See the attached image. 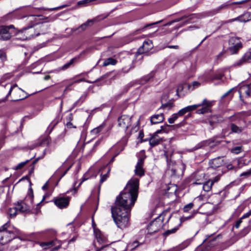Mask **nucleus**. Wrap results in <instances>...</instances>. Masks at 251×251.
I'll use <instances>...</instances> for the list:
<instances>
[{
  "instance_id": "obj_6",
  "label": "nucleus",
  "mask_w": 251,
  "mask_h": 251,
  "mask_svg": "<svg viewBox=\"0 0 251 251\" xmlns=\"http://www.w3.org/2000/svg\"><path fill=\"white\" fill-rule=\"evenodd\" d=\"M164 214H162L156 218L148 226V229L151 232H156L163 226Z\"/></svg>"
},
{
  "instance_id": "obj_45",
  "label": "nucleus",
  "mask_w": 251,
  "mask_h": 251,
  "mask_svg": "<svg viewBox=\"0 0 251 251\" xmlns=\"http://www.w3.org/2000/svg\"><path fill=\"white\" fill-rule=\"evenodd\" d=\"M173 107V103L172 102H169V103L163 104L161 106V107L163 108V109L167 108L168 109H170L171 108H172Z\"/></svg>"
},
{
  "instance_id": "obj_24",
  "label": "nucleus",
  "mask_w": 251,
  "mask_h": 251,
  "mask_svg": "<svg viewBox=\"0 0 251 251\" xmlns=\"http://www.w3.org/2000/svg\"><path fill=\"white\" fill-rule=\"evenodd\" d=\"M230 128L231 131L234 133H240L244 130V127L242 126H237L235 124H231Z\"/></svg>"
},
{
  "instance_id": "obj_48",
  "label": "nucleus",
  "mask_w": 251,
  "mask_h": 251,
  "mask_svg": "<svg viewBox=\"0 0 251 251\" xmlns=\"http://www.w3.org/2000/svg\"><path fill=\"white\" fill-rule=\"evenodd\" d=\"M197 213V212L196 211H194L193 214L189 216H187V217H182V219H183L184 220H189V219H190L191 218H192L194 215Z\"/></svg>"
},
{
  "instance_id": "obj_30",
  "label": "nucleus",
  "mask_w": 251,
  "mask_h": 251,
  "mask_svg": "<svg viewBox=\"0 0 251 251\" xmlns=\"http://www.w3.org/2000/svg\"><path fill=\"white\" fill-rule=\"evenodd\" d=\"M36 16L39 17V16H35L34 15L31 14L25 17L26 18V20L30 24V25L33 26V25L35 24V23L36 20Z\"/></svg>"
},
{
  "instance_id": "obj_38",
  "label": "nucleus",
  "mask_w": 251,
  "mask_h": 251,
  "mask_svg": "<svg viewBox=\"0 0 251 251\" xmlns=\"http://www.w3.org/2000/svg\"><path fill=\"white\" fill-rule=\"evenodd\" d=\"M0 59L2 62H4L7 60L6 53L2 50H0Z\"/></svg>"
},
{
  "instance_id": "obj_13",
  "label": "nucleus",
  "mask_w": 251,
  "mask_h": 251,
  "mask_svg": "<svg viewBox=\"0 0 251 251\" xmlns=\"http://www.w3.org/2000/svg\"><path fill=\"white\" fill-rule=\"evenodd\" d=\"M250 61H251V52H247L239 60L234 63L233 66L240 67Z\"/></svg>"
},
{
  "instance_id": "obj_52",
  "label": "nucleus",
  "mask_w": 251,
  "mask_h": 251,
  "mask_svg": "<svg viewBox=\"0 0 251 251\" xmlns=\"http://www.w3.org/2000/svg\"><path fill=\"white\" fill-rule=\"evenodd\" d=\"M58 122H52L49 126V128H51L50 132L52 130L54 126L57 124Z\"/></svg>"
},
{
  "instance_id": "obj_21",
  "label": "nucleus",
  "mask_w": 251,
  "mask_h": 251,
  "mask_svg": "<svg viewBox=\"0 0 251 251\" xmlns=\"http://www.w3.org/2000/svg\"><path fill=\"white\" fill-rule=\"evenodd\" d=\"M57 244H58V245H61L58 241L55 240L50 242L41 243V246L44 248L45 249H47L52 247Z\"/></svg>"
},
{
  "instance_id": "obj_49",
  "label": "nucleus",
  "mask_w": 251,
  "mask_h": 251,
  "mask_svg": "<svg viewBox=\"0 0 251 251\" xmlns=\"http://www.w3.org/2000/svg\"><path fill=\"white\" fill-rule=\"evenodd\" d=\"M153 76V74L152 73H151L148 75L144 77V79L146 81H149L151 78Z\"/></svg>"
},
{
  "instance_id": "obj_15",
  "label": "nucleus",
  "mask_w": 251,
  "mask_h": 251,
  "mask_svg": "<svg viewBox=\"0 0 251 251\" xmlns=\"http://www.w3.org/2000/svg\"><path fill=\"white\" fill-rule=\"evenodd\" d=\"M153 48L152 41L148 40L144 42L143 45L138 50L140 54L147 53Z\"/></svg>"
},
{
  "instance_id": "obj_14",
  "label": "nucleus",
  "mask_w": 251,
  "mask_h": 251,
  "mask_svg": "<svg viewBox=\"0 0 251 251\" xmlns=\"http://www.w3.org/2000/svg\"><path fill=\"white\" fill-rule=\"evenodd\" d=\"M144 163V159L140 158L135 166L134 172L136 175L141 177L144 175L145 171L143 169V165Z\"/></svg>"
},
{
  "instance_id": "obj_10",
  "label": "nucleus",
  "mask_w": 251,
  "mask_h": 251,
  "mask_svg": "<svg viewBox=\"0 0 251 251\" xmlns=\"http://www.w3.org/2000/svg\"><path fill=\"white\" fill-rule=\"evenodd\" d=\"M70 202V198L68 197H59L54 198V204L59 208H66Z\"/></svg>"
},
{
  "instance_id": "obj_12",
  "label": "nucleus",
  "mask_w": 251,
  "mask_h": 251,
  "mask_svg": "<svg viewBox=\"0 0 251 251\" xmlns=\"http://www.w3.org/2000/svg\"><path fill=\"white\" fill-rule=\"evenodd\" d=\"M224 121V120L223 117H222L221 115H214L210 117V118L208 119V122L205 120L203 121V123H208L211 127V129H213L216 124L221 123Z\"/></svg>"
},
{
  "instance_id": "obj_11",
  "label": "nucleus",
  "mask_w": 251,
  "mask_h": 251,
  "mask_svg": "<svg viewBox=\"0 0 251 251\" xmlns=\"http://www.w3.org/2000/svg\"><path fill=\"white\" fill-rule=\"evenodd\" d=\"M194 105H199V107L202 106L201 109L197 110V113L203 114L210 111V107L212 106V102L206 99H204L201 103L194 104Z\"/></svg>"
},
{
  "instance_id": "obj_63",
  "label": "nucleus",
  "mask_w": 251,
  "mask_h": 251,
  "mask_svg": "<svg viewBox=\"0 0 251 251\" xmlns=\"http://www.w3.org/2000/svg\"><path fill=\"white\" fill-rule=\"evenodd\" d=\"M106 249H110V248H108V247H107V246H104V247H102L100 248V249H98L96 251H101L104 250Z\"/></svg>"
},
{
  "instance_id": "obj_35",
  "label": "nucleus",
  "mask_w": 251,
  "mask_h": 251,
  "mask_svg": "<svg viewBox=\"0 0 251 251\" xmlns=\"http://www.w3.org/2000/svg\"><path fill=\"white\" fill-rule=\"evenodd\" d=\"M30 161V159L27 160L25 161L19 163L15 168V170H18L22 169L26 164H27Z\"/></svg>"
},
{
  "instance_id": "obj_57",
  "label": "nucleus",
  "mask_w": 251,
  "mask_h": 251,
  "mask_svg": "<svg viewBox=\"0 0 251 251\" xmlns=\"http://www.w3.org/2000/svg\"><path fill=\"white\" fill-rule=\"evenodd\" d=\"M241 223H242V219H240L239 220H238L236 222V225H235V227L238 228L239 227Z\"/></svg>"
},
{
  "instance_id": "obj_29",
  "label": "nucleus",
  "mask_w": 251,
  "mask_h": 251,
  "mask_svg": "<svg viewBox=\"0 0 251 251\" xmlns=\"http://www.w3.org/2000/svg\"><path fill=\"white\" fill-rule=\"evenodd\" d=\"M94 21L93 20H88L86 23L82 24L79 28L81 29L82 31L85 30L88 26H91L94 24Z\"/></svg>"
},
{
  "instance_id": "obj_26",
  "label": "nucleus",
  "mask_w": 251,
  "mask_h": 251,
  "mask_svg": "<svg viewBox=\"0 0 251 251\" xmlns=\"http://www.w3.org/2000/svg\"><path fill=\"white\" fill-rule=\"evenodd\" d=\"M161 139L156 137V135H154L151 138H150L149 142L150 144L151 147H154L159 144Z\"/></svg>"
},
{
  "instance_id": "obj_9",
  "label": "nucleus",
  "mask_w": 251,
  "mask_h": 251,
  "mask_svg": "<svg viewBox=\"0 0 251 251\" xmlns=\"http://www.w3.org/2000/svg\"><path fill=\"white\" fill-rule=\"evenodd\" d=\"M118 126L125 131L131 126V117L127 115H122L118 119Z\"/></svg>"
},
{
  "instance_id": "obj_32",
  "label": "nucleus",
  "mask_w": 251,
  "mask_h": 251,
  "mask_svg": "<svg viewBox=\"0 0 251 251\" xmlns=\"http://www.w3.org/2000/svg\"><path fill=\"white\" fill-rule=\"evenodd\" d=\"M242 22L246 23L251 20V12H247L242 15Z\"/></svg>"
},
{
  "instance_id": "obj_2",
  "label": "nucleus",
  "mask_w": 251,
  "mask_h": 251,
  "mask_svg": "<svg viewBox=\"0 0 251 251\" xmlns=\"http://www.w3.org/2000/svg\"><path fill=\"white\" fill-rule=\"evenodd\" d=\"M227 4H224L219 6L218 7L213 9L210 12L211 14L207 13H201L199 14H192L189 16H184L181 18H177L173 21L174 23L178 22L180 21H184L185 23H188L189 21L194 19H201L209 15H215L219 13L222 9L226 8L227 6Z\"/></svg>"
},
{
  "instance_id": "obj_5",
  "label": "nucleus",
  "mask_w": 251,
  "mask_h": 251,
  "mask_svg": "<svg viewBox=\"0 0 251 251\" xmlns=\"http://www.w3.org/2000/svg\"><path fill=\"white\" fill-rule=\"evenodd\" d=\"M229 47L227 50L231 54H236L239 50L242 48V44L240 38L236 37H232L229 39Z\"/></svg>"
},
{
  "instance_id": "obj_19",
  "label": "nucleus",
  "mask_w": 251,
  "mask_h": 251,
  "mask_svg": "<svg viewBox=\"0 0 251 251\" xmlns=\"http://www.w3.org/2000/svg\"><path fill=\"white\" fill-rule=\"evenodd\" d=\"M15 206L18 212H24L29 210V206L23 201L18 202Z\"/></svg>"
},
{
  "instance_id": "obj_27",
  "label": "nucleus",
  "mask_w": 251,
  "mask_h": 251,
  "mask_svg": "<svg viewBox=\"0 0 251 251\" xmlns=\"http://www.w3.org/2000/svg\"><path fill=\"white\" fill-rule=\"evenodd\" d=\"M214 181L212 180H209L205 182L203 185V189L204 191L209 192L211 190Z\"/></svg>"
},
{
  "instance_id": "obj_23",
  "label": "nucleus",
  "mask_w": 251,
  "mask_h": 251,
  "mask_svg": "<svg viewBox=\"0 0 251 251\" xmlns=\"http://www.w3.org/2000/svg\"><path fill=\"white\" fill-rule=\"evenodd\" d=\"M239 93L243 94H245L247 97H249L250 96L251 93V90L250 86L249 85H246L243 86L239 90Z\"/></svg>"
},
{
  "instance_id": "obj_4",
  "label": "nucleus",
  "mask_w": 251,
  "mask_h": 251,
  "mask_svg": "<svg viewBox=\"0 0 251 251\" xmlns=\"http://www.w3.org/2000/svg\"><path fill=\"white\" fill-rule=\"evenodd\" d=\"M4 87L9 89L8 94L5 97L6 100H7V98L11 95L12 91H13V97L15 98V100H14L15 101L24 100L28 97V96H24L22 95L23 93H25V91L21 88H19L17 84L16 83H7L4 85Z\"/></svg>"
},
{
  "instance_id": "obj_61",
  "label": "nucleus",
  "mask_w": 251,
  "mask_h": 251,
  "mask_svg": "<svg viewBox=\"0 0 251 251\" xmlns=\"http://www.w3.org/2000/svg\"><path fill=\"white\" fill-rule=\"evenodd\" d=\"M223 75H216L215 76H214V78L215 79H221L223 77Z\"/></svg>"
},
{
  "instance_id": "obj_3",
  "label": "nucleus",
  "mask_w": 251,
  "mask_h": 251,
  "mask_svg": "<svg viewBox=\"0 0 251 251\" xmlns=\"http://www.w3.org/2000/svg\"><path fill=\"white\" fill-rule=\"evenodd\" d=\"M10 227L9 222L0 227V245H5L14 238L13 231L8 229Z\"/></svg>"
},
{
  "instance_id": "obj_46",
  "label": "nucleus",
  "mask_w": 251,
  "mask_h": 251,
  "mask_svg": "<svg viewBox=\"0 0 251 251\" xmlns=\"http://www.w3.org/2000/svg\"><path fill=\"white\" fill-rule=\"evenodd\" d=\"M177 228H174L172 229L168 230L164 233V235L165 236H167V235L170 234L171 233H175L177 230Z\"/></svg>"
},
{
  "instance_id": "obj_62",
  "label": "nucleus",
  "mask_w": 251,
  "mask_h": 251,
  "mask_svg": "<svg viewBox=\"0 0 251 251\" xmlns=\"http://www.w3.org/2000/svg\"><path fill=\"white\" fill-rule=\"evenodd\" d=\"M81 81H85V79L84 78H81V79L75 80L74 83H79V82H80Z\"/></svg>"
},
{
  "instance_id": "obj_40",
  "label": "nucleus",
  "mask_w": 251,
  "mask_h": 251,
  "mask_svg": "<svg viewBox=\"0 0 251 251\" xmlns=\"http://www.w3.org/2000/svg\"><path fill=\"white\" fill-rule=\"evenodd\" d=\"M110 171V170L108 169L107 173L106 174L103 175H101V178L100 181V183H103L108 177V174Z\"/></svg>"
},
{
  "instance_id": "obj_37",
  "label": "nucleus",
  "mask_w": 251,
  "mask_h": 251,
  "mask_svg": "<svg viewBox=\"0 0 251 251\" xmlns=\"http://www.w3.org/2000/svg\"><path fill=\"white\" fill-rule=\"evenodd\" d=\"M194 206V204L192 202H190L186 205H185L183 207V211L185 212H187L189 211L190 209H191Z\"/></svg>"
},
{
  "instance_id": "obj_22",
  "label": "nucleus",
  "mask_w": 251,
  "mask_h": 251,
  "mask_svg": "<svg viewBox=\"0 0 251 251\" xmlns=\"http://www.w3.org/2000/svg\"><path fill=\"white\" fill-rule=\"evenodd\" d=\"M194 177L196 179V181L193 182V184L199 185L202 183L201 181L204 177V175L202 173L196 172L194 174Z\"/></svg>"
},
{
  "instance_id": "obj_55",
  "label": "nucleus",
  "mask_w": 251,
  "mask_h": 251,
  "mask_svg": "<svg viewBox=\"0 0 251 251\" xmlns=\"http://www.w3.org/2000/svg\"><path fill=\"white\" fill-rule=\"evenodd\" d=\"M64 136V135L63 133L58 135V137H57V138L55 140V143H56L58 140L63 139Z\"/></svg>"
},
{
  "instance_id": "obj_8",
  "label": "nucleus",
  "mask_w": 251,
  "mask_h": 251,
  "mask_svg": "<svg viewBox=\"0 0 251 251\" xmlns=\"http://www.w3.org/2000/svg\"><path fill=\"white\" fill-rule=\"evenodd\" d=\"M24 34L25 37L23 38L25 39H29L31 38L36 37L40 34L39 32H36L34 28H33L32 25H29L26 27L22 29L20 33Z\"/></svg>"
},
{
  "instance_id": "obj_51",
  "label": "nucleus",
  "mask_w": 251,
  "mask_h": 251,
  "mask_svg": "<svg viewBox=\"0 0 251 251\" xmlns=\"http://www.w3.org/2000/svg\"><path fill=\"white\" fill-rule=\"evenodd\" d=\"M251 215V211H249L245 214H244L242 217L241 218V219H244L247 218H248Z\"/></svg>"
},
{
  "instance_id": "obj_56",
  "label": "nucleus",
  "mask_w": 251,
  "mask_h": 251,
  "mask_svg": "<svg viewBox=\"0 0 251 251\" xmlns=\"http://www.w3.org/2000/svg\"><path fill=\"white\" fill-rule=\"evenodd\" d=\"M161 22V21H158V22H155V23H151V24H148L147 25H146L144 27V29L148 27V26H150L151 25H156V24H157L158 23H160Z\"/></svg>"
},
{
  "instance_id": "obj_54",
  "label": "nucleus",
  "mask_w": 251,
  "mask_h": 251,
  "mask_svg": "<svg viewBox=\"0 0 251 251\" xmlns=\"http://www.w3.org/2000/svg\"><path fill=\"white\" fill-rule=\"evenodd\" d=\"M251 175V169L247 172H244L241 174V176H249V175Z\"/></svg>"
},
{
  "instance_id": "obj_34",
  "label": "nucleus",
  "mask_w": 251,
  "mask_h": 251,
  "mask_svg": "<svg viewBox=\"0 0 251 251\" xmlns=\"http://www.w3.org/2000/svg\"><path fill=\"white\" fill-rule=\"evenodd\" d=\"M103 128V126L100 125L99 126L95 128L93 130H92L91 133L93 135H97L102 130Z\"/></svg>"
},
{
  "instance_id": "obj_7",
  "label": "nucleus",
  "mask_w": 251,
  "mask_h": 251,
  "mask_svg": "<svg viewBox=\"0 0 251 251\" xmlns=\"http://www.w3.org/2000/svg\"><path fill=\"white\" fill-rule=\"evenodd\" d=\"M15 28L13 25L1 26L0 28V39L8 40L11 38L12 34L15 33Z\"/></svg>"
},
{
  "instance_id": "obj_60",
  "label": "nucleus",
  "mask_w": 251,
  "mask_h": 251,
  "mask_svg": "<svg viewBox=\"0 0 251 251\" xmlns=\"http://www.w3.org/2000/svg\"><path fill=\"white\" fill-rule=\"evenodd\" d=\"M168 48H170V49H178L179 46L177 45H175V46L170 45V46H168Z\"/></svg>"
},
{
  "instance_id": "obj_47",
  "label": "nucleus",
  "mask_w": 251,
  "mask_h": 251,
  "mask_svg": "<svg viewBox=\"0 0 251 251\" xmlns=\"http://www.w3.org/2000/svg\"><path fill=\"white\" fill-rule=\"evenodd\" d=\"M144 136V135L143 131L142 130H140L139 131L138 137V139L141 140L140 143H142V142H143L144 141V140H143Z\"/></svg>"
},
{
  "instance_id": "obj_41",
  "label": "nucleus",
  "mask_w": 251,
  "mask_h": 251,
  "mask_svg": "<svg viewBox=\"0 0 251 251\" xmlns=\"http://www.w3.org/2000/svg\"><path fill=\"white\" fill-rule=\"evenodd\" d=\"M170 126H171L168 125H167V124L164 127L162 126L161 127V129L160 130H157L155 133L154 135H156L157 134L160 133L162 131H163V132H168V130L167 129V128L169 127Z\"/></svg>"
},
{
  "instance_id": "obj_58",
  "label": "nucleus",
  "mask_w": 251,
  "mask_h": 251,
  "mask_svg": "<svg viewBox=\"0 0 251 251\" xmlns=\"http://www.w3.org/2000/svg\"><path fill=\"white\" fill-rule=\"evenodd\" d=\"M76 238H77V236H74L73 237L72 239H71L69 241H68V244H71L74 242H75L76 240Z\"/></svg>"
},
{
  "instance_id": "obj_44",
  "label": "nucleus",
  "mask_w": 251,
  "mask_h": 251,
  "mask_svg": "<svg viewBox=\"0 0 251 251\" xmlns=\"http://www.w3.org/2000/svg\"><path fill=\"white\" fill-rule=\"evenodd\" d=\"M87 97V95L86 94H83L80 97L79 99L76 102V104H81V103H82L84 101V100H85V99Z\"/></svg>"
},
{
  "instance_id": "obj_1",
  "label": "nucleus",
  "mask_w": 251,
  "mask_h": 251,
  "mask_svg": "<svg viewBox=\"0 0 251 251\" xmlns=\"http://www.w3.org/2000/svg\"><path fill=\"white\" fill-rule=\"evenodd\" d=\"M139 179L132 178L121 193L116 198L115 205L111 208L112 217L119 228L129 225L130 211L138 195Z\"/></svg>"
},
{
  "instance_id": "obj_18",
  "label": "nucleus",
  "mask_w": 251,
  "mask_h": 251,
  "mask_svg": "<svg viewBox=\"0 0 251 251\" xmlns=\"http://www.w3.org/2000/svg\"><path fill=\"white\" fill-rule=\"evenodd\" d=\"M164 117L163 113L154 115L151 118V124H157L162 122L164 121Z\"/></svg>"
},
{
  "instance_id": "obj_50",
  "label": "nucleus",
  "mask_w": 251,
  "mask_h": 251,
  "mask_svg": "<svg viewBox=\"0 0 251 251\" xmlns=\"http://www.w3.org/2000/svg\"><path fill=\"white\" fill-rule=\"evenodd\" d=\"M226 50H223L222 51H221L220 53H219V54H218L217 56H216V59L217 60H220L221 59V58L222 57V56L226 53Z\"/></svg>"
},
{
  "instance_id": "obj_36",
  "label": "nucleus",
  "mask_w": 251,
  "mask_h": 251,
  "mask_svg": "<svg viewBox=\"0 0 251 251\" xmlns=\"http://www.w3.org/2000/svg\"><path fill=\"white\" fill-rule=\"evenodd\" d=\"M179 115L177 113H175L172 115V117L168 119V122L170 124H173L175 121L178 118Z\"/></svg>"
},
{
  "instance_id": "obj_25",
  "label": "nucleus",
  "mask_w": 251,
  "mask_h": 251,
  "mask_svg": "<svg viewBox=\"0 0 251 251\" xmlns=\"http://www.w3.org/2000/svg\"><path fill=\"white\" fill-rule=\"evenodd\" d=\"M78 58L74 57L72 58L68 63L64 64L61 67L58 68L59 71H64L68 69L71 65H72L74 62L77 60Z\"/></svg>"
},
{
  "instance_id": "obj_28",
  "label": "nucleus",
  "mask_w": 251,
  "mask_h": 251,
  "mask_svg": "<svg viewBox=\"0 0 251 251\" xmlns=\"http://www.w3.org/2000/svg\"><path fill=\"white\" fill-rule=\"evenodd\" d=\"M18 211L16 206L12 208H10L7 210V215L11 218H14L18 214Z\"/></svg>"
},
{
  "instance_id": "obj_64",
  "label": "nucleus",
  "mask_w": 251,
  "mask_h": 251,
  "mask_svg": "<svg viewBox=\"0 0 251 251\" xmlns=\"http://www.w3.org/2000/svg\"><path fill=\"white\" fill-rule=\"evenodd\" d=\"M226 168L228 170H232L233 169L234 167L232 164H229L227 165Z\"/></svg>"
},
{
  "instance_id": "obj_42",
  "label": "nucleus",
  "mask_w": 251,
  "mask_h": 251,
  "mask_svg": "<svg viewBox=\"0 0 251 251\" xmlns=\"http://www.w3.org/2000/svg\"><path fill=\"white\" fill-rule=\"evenodd\" d=\"M173 154V151L171 150L170 151L167 150L165 151L164 155L166 157L167 161L168 160L169 157H171Z\"/></svg>"
},
{
  "instance_id": "obj_31",
  "label": "nucleus",
  "mask_w": 251,
  "mask_h": 251,
  "mask_svg": "<svg viewBox=\"0 0 251 251\" xmlns=\"http://www.w3.org/2000/svg\"><path fill=\"white\" fill-rule=\"evenodd\" d=\"M117 61L116 59H113L112 58H108L107 59H106L103 63V66H107L109 65H114L117 63Z\"/></svg>"
},
{
  "instance_id": "obj_16",
  "label": "nucleus",
  "mask_w": 251,
  "mask_h": 251,
  "mask_svg": "<svg viewBox=\"0 0 251 251\" xmlns=\"http://www.w3.org/2000/svg\"><path fill=\"white\" fill-rule=\"evenodd\" d=\"M224 161L222 157H218L211 159L209 162L210 167L213 169H216L222 166Z\"/></svg>"
},
{
  "instance_id": "obj_39",
  "label": "nucleus",
  "mask_w": 251,
  "mask_h": 251,
  "mask_svg": "<svg viewBox=\"0 0 251 251\" xmlns=\"http://www.w3.org/2000/svg\"><path fill=\"white\" fill-rule=\"evenodd\" d=\"M241 151L242 147L241 146H238L232 148L231 150V151L233 153L238 154L241 152Z\"/></svg>"
},
{
  "instance_id": "obj_43",
  "label": "nucleus",
  "mask_w": 251,
  "mask_h": 251,
  "mask_svg": "<svg viewBox=\"0 0 251 251\" xmlns=\"http://www.w3.org/2000/svg\"><path fill=\"white\" fill-rule=\"evenodd\" d=\"M242 16H238L235 18H234V19H230L226 22H225V23H232L233 22H234V21H238L240 22H242Z\"/></svg>"
},
{
  "instance_id": "obj_33",
  "label": "nucleus",
  "mask_w": 251,
  "mask_h": 251,
  "mask_svg": "<svg viewBox=\"0 0 251 251\" xmlns=\"http://www.w3.org/2000/svg\"><path fill=\"white\" fill-rule=\"evenodd\" d=\"M201 85V83L198 81H193L192 84L188 85L189 89L193 90L195 88L199 87Z\"/></svg>"
},
{
  "instance_id": "obj_20",
  "label": "nucleus",
  "mask_w": 251,
  "mask_h": 251,
  "mask_svg": "<svg viewBox=\"0 0 251 251\" xmlns=\"http://www.w3.org/2000/svg\"><path fill=\"white\" fill-rule=\"evenodd\" d=\"M67 6V5H62L60 6H58V7H54V8H45L44 7L36 8L32 7V8H30V10L29 11L32 13H34L35 12V10L36 9H38L40 10H43L53 11V10H57L62 9L63 8L66 7Z\"/></svg>"
},
{
  "instance_id": "obj_59",
  "label": "nucleus",
  "mask_w": 251,
  "mask_h": 251,
  "mask_svg": "<svg viewBox=\"0 0 251 251\" xmlns=\"http://www.w3.org/2000/svg\"><path fill=\"white\" fill-rule=\"evenodd\" d=\"M232 89H230L229 90H228L227 92H226L223 96H222V98H225L227 96H228L232 91Z\"/></svg>"
},
{
  "instance_id": "obj_17",
  "label": "nucleus",
  "mask_w": 251,
  "mask_h": 251,
  "mask_svg": "<svg viewBox=\"0 0 251 251\" xmlns=\"http://www.w3.org/2000/svg\"><path fill=\"white\" fill-rule=\"evenodd\" d=\"M199 107V105H189L186 106L181 109H180L178 112L177 114L179 115V116H182L184 114H185L187 112H191L192 111L195 110Z\"/></svg>"
},
{
  "instance_id": "obj_53",
  "label": "nucleus",
  "mask_w": 251,
  "mask_h": 251,
  "mask_svg": "<svg viewBox=\"0 0 251 251\" xmlns=\"http://www.w3.org/2000/svg\"><path fill=\"white\" fill-rule=\"evenodd\" d=\"M67 127L69 128H76L75 126H73V124L71 122H69L66 124Z\"/></svg>"
}]
</instances>
